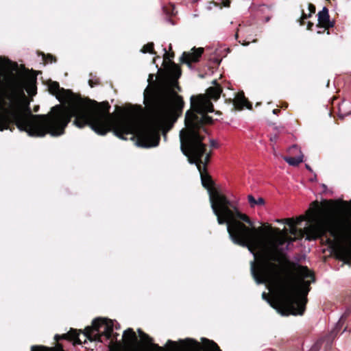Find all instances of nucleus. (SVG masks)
I'll return each mask as SVG.
<instances>
[{"mask_svg":"<svg viewBox=\"0 0 351 351\" xmlns=\"http://www.w3.org/2000/svg\"><path fill=\"white\" fill-rule=\"evenodd\" d=\"M43 60L46 63H49V62L52 63V62H56L57 61L56 57L53 56L51 53H48L47 55H45V53H43Z\"/></svg>","mask_w":351,"mask_h":351,"instance_id":"6ab92c4d","label":"nucleus"},{"mask_svg":"<svg viewBox=\"0 0 351 351\" xmlns=\"http://www.w3.org/2000/svg\"><path fill=\"white\" fill-rule=\"evenodd\" d=\"M313 27V23L312 22L309 21L307 24V29L311 30Z\"/></svg>","mask_w":351,"mask_h":351,"instance_id":"cd10ccee","label":"nucleus"},{"mask_svg":"<svg viewBox=\"0 0 351 351\" xmlns=\"http://www.w3.org/2000/svg\"><path fill=\"white\" fill-rule=\"evenodd\" d=\"M88 84L90 87H94L95 86L100 84L99 79L96 77L95 79H90L88 80Z\"/></svg>","mask_w":351,"mask_h":351,"instance_id":"4be33fe9","label":"nucleus"},{"mask_svg":"<svg viewBox=\"0 0 351 351\" xmlns=\"http://www.w3.org/2000/svg\"><path fill=\"white\" fill-rule=\"evenodd\" d=\"M164 50H165V54H164V62H166V60H167V59H169L170 58H173V57H174V52H173V51H172V52H171V53H167V52L166 49H165Z\"/></svg>","mask_w":351,"mask_h":351,"instance_id":"5701e85b","label":"nucleus"},{"mask_svg":"<svg viewBox=\"0 0 351 351\" xmlns=\"http://www.w3.org/2000/svg\"><path fill=\"white\" fill-rule=\"evenodd\" d=\"M210 146L211 148H218L219 147V143L217 141L214 139H210Z\"/></svg>","mask_w":351,"mask_h":351,"instance_id":"b1692460","label":"nucleus"},{"mask_svg":"<svg viewBox=\"0 0 351 351\" xmlns=\"http://www.w3.org/2000/svg\"><path fill=\"white\" fill-rule=\"evenodd\" d=\"M226 103L231 105L230 110H241L244 107L251 110L252 104L245 97L243 93L239 94L234 99H226Z\"/></svg>","mask_w":351,"mask_h":351,"instance_id":"9d476101","label":"nucleus"},{"mask_svg":"<svg viewBox=\"0 0 351 351\" xmlns=\"http://www.w3.org/2000/svg\"><path fill=\"white\" fill-rule=\"evenodd\" d=\"M278 138V135L277 134H274L270 136V141L272 143H276Z\"/></svg>","mask_w":351,"mask_h":351,"instance_id":"a878e982","label":"nucleus"},{"mask_svg":"<svg viewBox=\"0 0 351 351\" xmlns=\"http://www.w3.org/2000/svg\"><path fill=\"white\" fill-rule=\"evenodd\" d=\"M204 48L202 47H193L191 51H184L180 58L181 64H185L189 66H191L192 63L198 62L204 53Z\"/></svg>","mask_w":351,"mask_h":351,"instance_id":"1a4fd4ad","label":"nucleus"},{"mask_svg":"<svg viewBox=\"0 0 351 351\" xmlns=\"http://www.w3.org/2000/svg\"><path fill=\"white\" fill-rule=\"evenodd\" d=\"M239 43H241V45H244V46H245V45H249V43H250L249 42H245V41L241 42V40H239Z\"/></svg>","mask_w":351,"mask_h":351,"instance_id":"c756f323","label":"nucleus"},{"mask_svg":"<svg viewBox=\"0 0 351 351\" xmlns=\"http://www.w3.org/2000/svg\"><path fill=\"white\" fill-rule=\"evenodd\" d=\"M171 83L175 88H176L178 90H180L181 88L178 84V80L177 81H171Z\"/></svg>","mask_w":351,"mask_h":351,"instance_id":"bb28decb","label":"nucleus"},{"mask_svg":"<svg viewBox=\"0 0 351 351\" xmlns=\"http://www.w3.org/2000/svg\"><path fill=\"white\" fill-rule=\"evenodd\" d=\"M346 329H347V326H346V327L343 329L342 332H344V331H346Z\"/></svg>","mask_w":351,"mask_h":351,"instance_id":"72a5a7b5","label":"nucleus"},{"mask_svg":"<svg viewBox=\"0 0 351 351\" xmlns=\"http://www.w3.org/2000/svg\"><path fill=\"white\" fill-rule=\"evenodd\" d=\"M169 79L171 81H177L182 74L180 66L174 62L169 60V65L166 67Z\"/></svg>","mask_w":351,"mask_h":351,"instance_id":"ddd939ff","label":"nucleus"},{"mask_svg":"<svg viewBox=\"0 0 351 351\" xmlns=\"http://www.w3.org/2000/svg\"><path fill=\"white\" fill-rule=\"evenodd\" d=\"M350 315V311H346L340 317L339 322L337 323L335 328L331 332V335L332 337H335L337 335L339 332L341 330L346 319H348V316Z\"/></svg>","mask_w":351,"mask_h":351,"instance_id":"2eb2a0df","label":"nucleus"},{"mask_svg":"<svg viewBox=\"0 0 351 351\" xmlns=\"http://www.w3.org/2000/svg\"><path fill=\"white\" fill-rule=\"evenodd\" d=\"M211 208L219 225H227V231L232 241L247 247L256 261L251 262V273L257 284L268 283L276 294L269 300L271 307L284 316L302 315L307 303V295L311 289L310 282L313 274L306 266L298 265L297 274L300 278L296 282L282 266L277 264L289 261L279 247L286 243L295 241L288 235V230H280L268 225L266 228H256L254 222L226 196L217 192L210 196Z\"/></svg>","mask_w":351,"mask_h":351,"instance_id":"f03ea898","label":"nucleus"},{"mask_svg":"<svg viewBox=\"0 0 351 351\" xmlns=\"http://www.w3.org/2000/svg\"><path fill=\"white\" fill-rule=\"evenodd\" d=\"M191 126L182 129L180 132V149L188 158L190 163L195 164L201 176L203 186L210 191L214 186L206 166L210 162L212 152H207V145L204 143L205 136L196 133Z\"/></svg>","mask_w":351,"mask_h":351,"instance_id":"20e7f679","label":"nucleus"},{"mask_svg":"<svg viewBox=\"0 0 351 351\" xmlns=\"http://www.w3.org/2000/svg\"><path fill=\"white\" fill-rule=\"evenodd\" d=\"M304 220V217L300 216L295 221L293 218H287L283 219L285 223L287 224L289 227V230H288V234L290 233L291 235L294 237L302 236V230H298L297 228V225H300ZM278 221H282V220H278Z\"/></svg>","mask_w":351,"mask_h":351,"instance_id":"9b49d317","label":"nucleus"},{"mask_svg":"<svg viewBox=\"0 0 351 351\" xmlns=\"http://www.w3.org/2000/svg\"><path fill=\"white\" fill-rule=\"evenodd\" d=\"M214 86H210L206 90L205 95L191 97V109L186 112L184 129L191 126L194 128L193 129L196 133L206 136L207 129L205 125L213 123V118L207 114L208 112H215L214 106L210 100H218L223 91L222 87L216 81H214ZM215 114H221V112L215 111Z\"/></svg>","mask_w":351,"mask_h":351,"instance_id":"39448f33","label":"nucleus"},{"mask_svg":"<svg viewBox=\"0 0 351 351\" xmlns=\"http://www.w3.org/2000/svg\"><path fill=\"white\" fill-rule=\"evenodd\" d=\"M24 64H19L7 58L0 56V131L16 126L30 136L43 137L49 134L58 136L75 118L73 125L79 128L89 126L99 135L112 132L118 138L127 140L136 138L137 145L142 147H156L159 144L160 129L169 122H175L182 114L184 102L182 96L173 90L169 95L162 92L145 96L149 112V119L139 123L142 107L126 110L123 114L110 112L108 102L98 103L89 98H82L71 90L60 88L58 82L49 86L52 94L67 106L56 105L47 114H33L25 91L29 95L36 94V76L31 75Z\"/></svg>","mask_w":351,"mask_h":351,"instance_id":"f257e3e1","label":"nucleus"},{"mask_svg":"<svg viewBox=\"0 0 351 351\" xmlns=\"http://www.w3.org/2000/svg\"><path fill=\"white\" fill-rule=\"evenodd\" d=\"M180 343L182 351H221L217 343L206 338H202V343L193 339L180 340Z\"/></svg>","mask_w":351,"mask_h":351,"instance_id":"0eeeda50","label":"nucleus"},{"mask_svg":"<svg viewBox=\"0 0 351 351\" xmlns=\"http://www.w3.org/2000/svg\"><path fill=\"white\" fill-rule=\"evenodd\" d=\"M308 10H309V14H311L312 15V14H314L315 12L316 8L313 4L310 3L308 4Z\"/></svg>","mask_w":351,"mask_h":351,"instance_id":"393cba45","label":"nucleus"},{"mask_svg":"<svg viewBox=\"0 0 351 351\" xmlns=\"http://www.w3.org/2000/svg\"><path fill=\"white\" fill-rule=\"evenodd\" d=\"M138 332H139L141 338L147 343H150L155 351H182L181 350L182 343H180V342L179 345L176 341L168 340L167 342V346H169L170 348L166 349L163 347L158 346L156 343H152V338H151L147 334L143 332L141 329H138Z\"/></svg>","mask_w":351,"mask_h":351,"instance_id":"6e6552de","label":"nucleus"},{"mask_svg":"<svg viewBox=\"0 0 351 351\" xmlns=\"http://www.w3.org/2000/svg\"><path fill=\"white\" fill-rule=\"evenodd\" d=\"M341 204L333 199L313 201L307 210L313 224L304 228L307 239L326 237L340 259L351 263V220L341 217Z\"/></svg>","mask_w":351,"mask_h":351,"instance_id":"7ed1b4c3","label":"nucleus"},{"mask_svg":"<svg viewBox=\"0 0 351 351\" xmlns=\"http://www.w3.org/2000/svg\"><path fill=\"white\" fill-rule=\"evenodd\" d=\"M288 107V104L287 103H285L282 106V108H287Z\"/></svg>","mask_w":351,"mask_h":351,"instance_id":"2f4dec72","label":"nucleus"},{"mask_svg":"<svg viewBox=\"0 0 351 351\" xmlns=\"http://www.w3.org/2000/svg\"><path fill=\"white\" fill-rule=\"evenodd\" d=\"M311 16V14H306V13H304V10H302V16H301L300 19V25H304V20L310 18Z\"/></svg>","mask_w":351,"mask_h":351,"instance_id":"412c9836","label":"nucleus"},{"mask_svg":"<svg viewBox=\"0 0 351 351\" xmlns=\"http://www.w3.org/2000/svg\"><path fill=\"white\" fill-rule=\"evenodd\" d=\"M309 351H317V348L316 346H313L311 348Z\"/></svg>","mask_w":351,"mask_h":351,"instance_id":"7c9ffc66","label":"nucleus"},{"mask_svg":"<svg viewBox=\"0 0 351 351\" xmlns=\"http://www.w3.org/2000/svg\"><path fill=\"white\" fill-rule=\"evenodd\" d=\"M272 112L274 114H276L278 115L280 112V109H278V108H276V109H274Z\"/></svg>","mask_w":351,"mask_h":351,"instance_id":"c85d7f7f","label":"nucleus"},{"mask_svg":"<svg viewBox=\"0 0 351 351\" xmlns=\"http://www.w3.org/2000/svg\"><path fill=\"white\" fill-rule=\"evenodd\" d=\"M344 104H345V103H344V102H343V103L341 104V105H340V106H339L338 116H339V118H341V119H343L345 116L349 115V114H350V112H346V113H343V112H342L341 108H342V107H343V106H344Z\"/></svg>","mask_w":351,"mask_h":351,"instance_id":"aec40b11","label":"nucleus"},{"mask_svg":"<svg viewBox=\"0 0 351 351\" xmlns=\"http://www.w3.org/2000/svg\"><path fill=\"white\" fill-rule=\"evenodd\" d=\"M267 296L266 293H265V292H263V298L265 299V298H267Z\"/></svg>","mask_w":351,"mask_h":351,"instance_id":"473e14b6","label":"nucleus"},{"mask_svg":"<svg viewBox=\"0 0 351 351\" xmlns=\"http://www.w3.org/2000/svg\"><path fill=\"white\" fill-rule=\"evenodd\" d=\"M141 51L144 53H149L151 54H156L154 50V44L152 42L145 45Z\"/></svg>","mask_w":351,"mask_h":351,"instance_id":"a211bd4d","label":"nucleus"},{"mask_svg":"<svg viewBox=\"0 0 351 351\" xmlns=\"http://www.w3.org/2000/svg\"><path fill=\"white\" fill-rule=\"evenodd\" d=\"M114 323L112 320L107 318H97L93 321L91 326H87L84 328V335L85 339L82 341L79 338V335L82 330L71 328L70 330L62 335H56L54 339L56 341L61 339L72 341L74 345H82L86 341V339L90 341H102L101 337H105L106 339L117 340L119 334L115 333L112 338Z\"/></svg>","mask_w":351,"mask_h":351,"instance_id":"423d86ee","label":"nucleus"},{"mask_svg":"<svg viewBox=\"0 0 351 351\" xmlns=\"http://www.w3.org/2000/svg\"><path fill=\"white\" fill-rule=\"evenodd\" d=\"M123 338L125 341V343L129 346L134 345L138 341L135 332L131 328H129L124 331Z\"/></svg>","mask_w":351,"mask_h":351,"instance_id":"4468645a","label":"nucleus"},{"mask_svg":"<svg viewBox=\"0 0 351 351\" xmlns=\"http://www.w3.org/2000/svg\"><path fill=\"white\" fill-rule=\"evenodd\" d=\"M247 200L252 208H254L256 206H263L265 204L263 197H259L258 199H255L252 195H247Z\"/></svg>","mask_w":351,"mask_h":351,"instance_id":"dca6fc26","label":"nucleus"},{"mask_svg":"<svg viewBox=\"0 0 351 351\" xmlns=\"http://www.w3.org/2000/svg\"><path fill=\"white\" fill-rule=\"evenodd\" d=\"M318 16V27H324L325 29H328L334 26V22L330 21V15L327 8L324 7L322 11L317 14Z\"/></svg>","mask_w":351,"mask_h":351,"instance_id":"f8f14e48","label":"nucleus"},{"mask_svg":"<svg viewBox=\"0 0 351 351\" xmlns=\"http://www.w3.org/2000/svg\"><path fill=\"white\" fill-rule=\"evenodd\" d=\"M284 160L291 166H298L302 162V157H285Z\"/></svg>","mask_w":351,"mask_h":351,"instance_id":"f3484780","label":"nucleus"}]
</instances>
